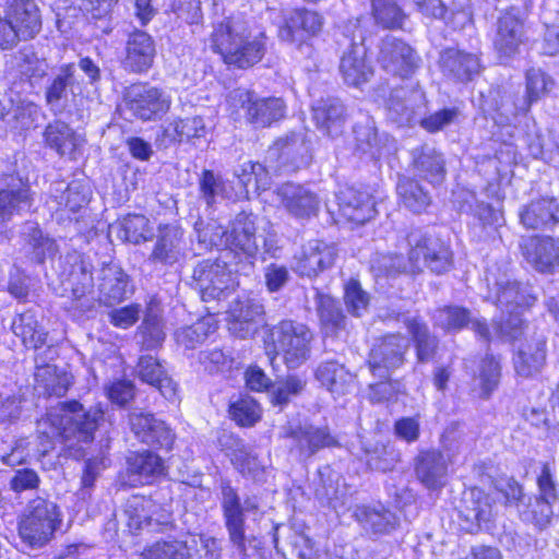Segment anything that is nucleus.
Returning a JSON list of instances; mask_svg holds the SVG:
<instances>
[{
  "instance_id": "ddd939ff",
  "label": "nucleus",
  "mask_w": 559,
  "mask_h": 559,
  "mask_svg": "<svg viewBox=\"0 0 559 559\" xmlns=\"http://www.w3.org/2000/svg\"><path fill=\"white\" fill-rule=\"evenodd\" d=\"M283 437L290 440L289 451L300 461H307L320 450L337 444L336 438L331 435L328 427L312 424L288 425L284 427Z\"/></svg>"
},
{
  "instance_id": "f8f14e48",
  "label": "nucleus",
  "mask_w": 559,
  "mask_h": 559,
  "mask_svg": "<svg viewBox=\"0 0 559 559\" xmlns=\"http://www.w3.org/2000/svg\"><path fill=\"white\" fill-rule=\"evenodd\" d=\"M123 100L131 115L143 121L154 120L170 108V97L150 83H134L126 87Z\"/></svg>"
},
{
  "instance_id": "bb28decb",
  "label": "nucleus",
  "mask_w": 559,
  "mask_h": 559,
  "mask_svg": "<svg viewBox=\"0 0 559 559\" xmlns=\"http://www.w3.org/2000/svg\"><path fill=\"white\" fill-rule=\"evenodd\" d=\"M317 129L330 138L340 136L345 128L347 112L343 102L336 97L318 99L311 108Z\"/></svg>"
},
{
  "instance_id": "dca6fc26",
  "label": "nucleus",
  "mask_w": 559,
  "mask_h": 559,
  "mask_svg": "<svg viewBox=\"0 0 559 559\" xmlns=\"http://www.w3.org/2000/svg\"><path fill=\"white\" fill-rule=\"evenodd\" d=\"M425 98V93L418 84L392 90L386 100L388 119L400 127L417 123Z\"/></svg>"
},
{
  "instance_id": "774afa93",
  "label": "nucleus",
  "mask_w": 559,
  "mask_h": 559,
  "mask_svg": "<svg viewBox=\"0 0 559 559\" xmlns=\"http://www.w3.org/2000/svg\"><path fill=\"white\" fill-rule=\"evenodd\" d=\"M214 330L215 326L212 324L211 319H202L191 325L178 329L175 336L179 345L187 349H193L199 344H202Z\"/></svg>"
},
{
  "instance_id": "f704fd0d",
  "label": "nucleus",
  "mask_w": 559,
  "mask_h": 559,
  "mask_svg": "<svg viewBox=\"0 0 559 559\" xmlns=\"http://www.w3.org/2000/svg\"><path fill=\"white\" fill-rule=\"evenodd\" d=\"M99 300L105 305L121 302L131 293L129 275L116 263H104L98 275Z\"/></svg>"
},
{
  "instance_id": "7ed1b4c3",
  "label": "nucleus",
  "mask_w": 559,
  "mask_h": 559,
  "mask_svg": "<svg viewBox=\"0 0 559 559\" xmlns=\"http://www.w3.org/2000/svg\"><path fill=\"white\" fill-rule=\"evenodd\" d=\"M59 506L43 497L29 500L17 518V534L21 542L32 549L45 547L61 526Z\"/></svg>"
},
{
  "instance_id": "8fccbe9b",
  "label": "nucleus",
  "mask_w": 559,
  "mask_h": 559,
  "mask_svg": "<svg viewBox=\"0 0 559 559\" xmlns=\"http://www.w3.org/2000/svg\"><path fill=\"white\" fill-rule=\"evenodd\" d=\"M497 305L503 312L522 311L534 304L527 287L516 281L497 282Z\"/></svg>"
},
{
  "instance_id": "393cba45",
  "label": "nucleus",
  "mask_w": 559,
  "mask_h": 559,
  "mask_svg": "<svg viewBox=\"0 0 559 559\" xmlns=\"http://www.w3.org/2000/svg\"><path fill=\"white\" fill-rule=\"evenodd\" d=\"M76 86H79L76 64L70 62L60 66L45 88V102L49 110L55 115L63 112Z\"/></svg>"
},
{
  "instance_id": "2f4dec72",
  "label": "nucleus",
  "mask_w": 559,
  "mask_h": 559,
  "mask_svg": "<svg viewBox=\"0 0 559 559\" xmlns=\"http://www.w3.org/2000/svg\"><path fill=\"white\" fill-rule=\"evenodd\" d=\"M337 203L341 216L357 225L369 222L377 213L372 195L352 187L340 191Z\"/></svg>"
},
{
  "instance_id": "680f3d73",
  "label": "nucleus",
  "mask_w": 559,
  "mask_h": 559,
  "mask_svg": "<svg viewBox=\"0 0 559 559\" xmlns=\"http://www.w3.org/2000/svg\"><path fill=\"white\" fill-rule=\"evenodd\" d=\"M194 230L197 233L198 243L204 250L213 248H227V229H225L217 221L211 219L209 222L199 218L194 223Z\"/></svg>"
},
{
  "instance_id": "473e14b6",
  "label": "nucleus",
  "mask_w": 559,
  "mask_h": 559,
  "mask_svg": "<svg viewBox=\"0 0 559 559\" xmlns=\"http://www.w3.org/2000/svg\"><path fill=\"white\" fill-rule=\"evenodd\" d=\"M5 13L23 40L35 38L41 31V14L35 0H7Z\"/></svg>"
},
{
  "instance_id": "cd10ccee",
  "label": "nucleus",
  "mask_w": 559,
  "mask_h": 559,
  "mask_svg": "<svg viewBox=\"0 0 559 559\" xmlns=\"http://www.w3.org/2000/svg\"><path fill=\"white\" fill-rule=\"evenodd\" d=\"M438 63L444 76L462 83L472 81L480 72L478 56L456 48L441 50Z\"/></svg>"
},
{
  "instance_id": "9d476101",
  "label": "nucleus",
  "mask_w": 559,
  "mask_h": 559,
  "mask_svg": "<svg viewBox=\"0 0 559 559\" xmlns=\"http://www.w3.org/2000/svg\"><path fill=\"white\" fill-rule=\"evenodd\" d=\"M227 100L235 109H242L246 121L254 128H267L285 117L283 98L260 97L254 91L238 87L229 92Z\"/></svg>"
},
{
  "instance_id": "0e129e2a",
  "label": "nucleus",
  "mask_w": 559,
  "mask_h": 559,
  "mask_svg": "<svg viewBox=\"0 0 559 559\" xmlns=\"http://www.w3.org/2000/svg\"><path fill=\"white\" fill-rule=\"evenodd\" d=\"M307 380L298 374H289L278 380L271 391V403L281 409L286 406L293 397L300 395L306 389Z\"/></svg>"
},
{
  "instance_id": "e2e57ef3",
  "label": "nucleus",
  "mask_w": 559,
  "mask_h": 559,
  "mask_svg": "<svg viewBox=\"0 0 559 559\" xmlns=\"http://www.w3.org/2000/svg\"><path fill=\"white\" fill-rule=\"evenodd\" d=\"M119 237L124 241L140 245L153 237L150 219L142 214H129L120 224Z\"/></svg>"
},
{
  "instance_id": "f3484780",
  "label": "nucleus",
  "mask_w": 559,
  "mask_h": 559,
  "mask_svg": "<svg viewBox=\"0 0 559 559\" xmlns=\"http://www.w3.org/2000/svg\"><path fill=\"white\" fill-rule=\"evenodd\" d=\"M450 464L437 449L419 450L414 459L415 477L429 491H440L448 484Z\"/></svg>"
},
{
  "instance_id": "39448f33",
  "label": "nucleus",
  "mask_w": 559,
  "mask_h": 559,
  "mask_svg": "<svg viewBox=\"0 0 559 559\" xmlns=\"http://www.w3.org/2000/svg\"><path fill=\"white\" fill-rule=\"evenodd\" d=\"M250 265H227L221 259H205L197 263L192 271V286L201 294L203 301L219 300L236 284L234 273L246 275L253 271Z\"/></svg>"
},
{
  "instance_id": "79ce46f5",
  "label": "nucleus",
  "mask_w": 559,
  "mask_h": 559,
  "mask_svg": "<svg viewBox=\"0 0 559 559\" xmlns=\"http://www.w3.org/2000/svg\"><path fill=\"white\" fill-rule=\"evenodd\" d=\"M24 460L23 453L19 451V445L14 447L10 453L1 456L3 464L19 466L13 469V474L9 479V488L16 495L36 491L41 484L40 476L36 469L23 466Z\"/></svg>"
},
{
  "instance_id": "412c9836",
  "label": "nucleus",
  "mask_w": 559,
  "mask_h": 559,
  "mask_svg": "<svg viewBox=\"0 0 559 559\" xmlns=\"http://www.w3.org/2000/svg\"><path fill=\"white\" fill-rule=\"evenodd\" d=\"M491 514V500L481 489L472 488L463 492L457 507L459 524L463 531L477 532L481 522H488Z\"/></svg>"
},
{
  "instance_id": "e433bc0d",
  "label": "nucleus",
  "mask_w": 559,
  "mask_h": 559,
  "mask_svg": "<svg viewBox=\"0 0 559 559\" xmlns=\"http://www.w3.org/2000/svg\"><path fill=\"white\" fill-rule=\"evenodd\" d=\"M15 78L12 83L11 94L16 92L32 93L41 80L47 75V63L35 53L20 52L15 57Z\"/></svg>"
},
{
  "instance_id": "49530a36",
  "label": "nucleus",
  "mask_w": 559,
  "mask_h": 559,
  "mask_svg": "<svg viewBox=\"0 0 559 559\" xmlns=\"http://www.w3.org/2000/svg\"><path fill=\"white\" fill-rule=\"evenodd\" d=\"M355 518L366 531L372 534H388L399 524L396 514L381 504L357 507Z\"/></svg>"
},
{
  "instance_id": "052dcab7",
  "label": "nucleus",
  "mask_w": 559,
  "mask_h": 559,
  "mask_svg": "<svg viewBox=\"0 0 559 559\" xmlns=\"http://www.w3.org/2000/svg\"><path fill=\"white\" fill-rule=\"evenodd\" d=\"M23 236L32 248L33 259L37 263L41 264L47 257L55 254L57 250L55 240L44 235L36 223H26L23 227Z\"/></svg>"
},
{
  "instance_id": "13d9d810",
  "label": "nucleus",
  "mask_w": 559,
  "mask_h": 559,
  "mask_svg": "<svg viewBox=\"0 0 559 559\" xmlns=\"http://www.w3.org/2000/svg\"><path fill=\"white\" fill-rule=\"evenodd\" d=\"M367 465L370 469L386 473L401 462V451L393 443H377L366 448Z\"/></svg>"
},
{
  "instance_id": "de8ad7c7",
  "label": "nucleus",
  "mask_w": 559,
  "mask_h": 559,
  "mask_svg": "<svg viewBox=\"0 0 559 559\" xmlns=\"http://www.w3.org/2000/svg\"><path fill=\"white\" fill-rule=\"evenodd\" d=\"M11 330L21 338L26 348L37 350L46 344L48 332L38 322L36 313L32 310L16 316L12 321Z\"/></svg>"
},
{
  "instance_id": "4d7b16f0",
  "label": "nucleus",
  "mask_w": 559,
  "mask_h": 559,
  "mask_svg": "<svg viewBox=\"0 0 559 559\" xmlns=\"http://www.w3.org/2000/svg\"><path fill=\"white\" fill-rule=\"evenodd\" d=\"M397 194L403 204L414 213L424 212L431 203V197L418 181L402 177L396 186Z\"/></svg>"
},
{
  "instance_id": "603ef678",
  "label": "nucleus",
  "mask_w": 559,
  "mask_h": 559,
  "mask_svg": "<svg viewBox=\"0 0 559 559\" xmlns=\"http://www.w3.org/2000/svg\"><path fill=\"white\" fill-rule=\"evenodd\" d=\"M197 540H157L144 548L141 552L142 559H193V551L197 549Z\"/></svg>"
},
{
  "instance_id": "a878e982",
  "label": "nucleus",
  "mask_w": 559,
  "mask_h": 559,
  "mask_svg": "<svg viewBox=\"0 0 559 559\" xmlns=\"http://www.w3.org/2000/svg\"><path fill=\"white\" fill-rule=\"evenodd\" d=\"M55 354L56 350L52 347H47L35 356L36 371L34 376L36 382L43 385L45 393L60 397L68 392L73 377L66 370H60L57 366L48 362Z\"/></svg>"
},
{
  "instance_id": "4c0bfd02",
  "label": "nucleus",
  "mask_w": 559,
  "mask_h": 559,
  "mask_svg": "<svg viewBox=\"0 0 559 559\" xmlns=\"http://www.w3.org/2000/svg\"><path fill=\"white\" fill-rule=\"evenodd\" d=\"M277 194L284 207L297 218H309L317 215L319 210L318 197L302 186L286 182L282 185Z\"/></svg>"
},
{
  "instance_id": "bf43d9fd",
  "label": "nucleus",
  "mask_w": 559,
  "mask_h": 559,
  "mask_svg": "<svg viewBox=\"0 0 559 559\" xmlns=\"http://www.w3.org/2000/svg\"><path fill=\"white\" fill-rule=\"evenodd\" d=\"M408 328L415 343L417 360L421 364L431 361L438 352V337L424 323L413 321Z\"/></svg>"
},
{
  "instance_id": "423d86ee",
  "label": "nucleus",
  "mask_w": 559,
  "mask_h": 559,
  "mask_svg": "<svg viewBox=\"0 0 559 559\" xmlns=\"http://www.w3.org/2000/svg\"><path fill=\"white\" fill-rule=\"evenodd\" d=\"M406 241L409 247L411 265L416 271H419L421 265H426L431 272L442 274L453 263L450 246L432 230L412 228L406 236Z\"/></svg>"
},
{
  "instance_id": "3c124183",
  "label": "nucleus",
  "mask_w": 559,
  "mask_h": 559,
  "mask_svg": "<svg viewBox=\"0 0 559 559\" xmlns=\"http://www.w3.org/2000/svg\"><path fill=\"white\" fill-rule=\"evenodd\" d=\"M153 508H156V504L150 497L132 496L128 499L124 512L129 518V526L141 530L144 526H151L155 522L158 525L174 527L170 515L163 520L153 519Z\"/></svg>"
},
{
  "instance_id": "58836bf2",
  "label": "nucleus",
  "mask_w": 559,
  "mask_h": 559,
  "mask_svg": "<svg viewBox=\"0 0 559 559\" xmlns=\"http://www.w3.org/2000/svg\"><path fill=\"white\" fill-rule=\"evenodd\" d=\"M354 150L360 155L372 159H379L389 150V138L386 134L380 135L374 121L366 118L357 122L353 128Z\"/></svg>"
},
{
  "instance_id": "f257e3e1",
  "label": "nucleus",
  "mask_w": 559,
  "mask_h": 559,
  "mask_svg": "<svg viewBox=\"0 0 559 559\" xmlns=\"http://www.w3.org/2000/svg\"><path fill=\"white\" fill-rule=\"evenodd\" d=\"M104 419V412L99 408H85L78 401L59 402L51 406L46 418L39 421L41 428L49 425L53 437L60 439L66 447L82 449L94 440L99 421Z\"/></svg>"
},
{
  "instance_id": "20e7f679",
  "label": "nucleus",
  "mask_w": 559,
  "mask_h": 559,
  "mask_svg": "<svg viewBox=\"0 0 559 559\" xmlns=\"http://www.w3.org/2000/svg\"><path fill=\"white\" fill-rule=\"evenodd\" d=\"M365 39L360 19L348 21L343 27L342 38L338 39V44L346 47L341 58L340 72L346 84L356 87L368 82L373 74L372 67L366 59Z\"/></svg>"
},
{
  "instance_id": "09e8293b",
  "label": "nucleus",
  "mask_w": 559,
  "mask_h": 559,
  "mask_svg": "<svg viewBox=\"0 0 559 559\" xmlns=\"http://www.w3.org/2000/svg\"><path fill=\"white\" fill-rule=\"evenodd\" d=\"M199 198L207 209L214 210L219 200L230 199L233 188L227 180L212 169H203L198 177Z\"/></svg>"
},
{
  "instance_id": "f03ea898",
  "label": "nucleus",
  "mask_w": 559,
  "mask_h": 559,
  "mask_svg": "<svg viewBox=\"0 0 559 559\" xmlns=\"http://www.w3.org/2000/svg\"><path fill=\"white\" fill-rule=\"evenodd\" d=\"M212 46L225 63L246 69L258 63L264 56V35L249 39L243 22L228 17L217 24L212 33Z\"/></svg>"
},
{
  "instance_id": "6e6552de",
  "label": "nucleus",
  "mask_w": 559,
  "mask_h": 559,
  "mask_svg": "<svg viewBox=\"0 0 559 559\" xmlns=\"http://www.w3.org/2000/svg\"><path fill=\"white\" fill-rule=\"evenodd\" d=\"M61 282L71 292L70 308L86 313L95 308L92 264L78 253L67 254L61 260Z\"/></svg>"
},
{
  "instance_id": "5701e85b",
  "label": "nucleus",
  "mask_w": 559,
  "mask_h": 559,
  "mask_svg": "<svg viewBox=\"0 0 559 559\" xmlns=\"http://www.w3.org/2000/svg\"><path fill=\"white\" fill-rule=\"evenodd\" d=\"M264 314L263 305L253 298H238L233 301L229 310L228 330L239 338L253 336Z\"/></svg>"
},
{
  "instance_id": "4468645a",
  "label": "nucleus",
  "mask_w": 559,
  "mask_h": 559,
  "mask_svg": "<svg viewBox=\"0 0 559 559\" xmlns=\"http://www.w3.org/2000/svg\"><path fill=\"white\" fill-rule=\"evenodd\" d=\"M311 144L306 132H289L269 148L266 160L276 159L280 169L296 171L311 162Z\"/></svg>"
},
{
  "instance_id": "c756f323",
  "label": "nucleus",
  "mask_w": 559,
  "mask_h": 559,
  "mask_svg": "<svg viewBox=\"0 0 559 559\" xmlns=\"http://www.w3.org/2000/svg\"><path fill=\"white\" fill-rule=\"evenodd\" d=\"M183 233L174 225L159 226L147 258L152 264L174 265L183 257Z\"/></svg>"
},
{
  "instance_id": "c03bdc74",
  "label": "nucleus",
  "mask_w": 559,
  "mask_h": 559,
  "mask_svg": "<svg viewBox=\"0 0 559 559\" xmlns=\"http://www.w3.org/2000/svg\"><path fill=\"white\" fill-rule=\"evenodd\" d=\"M135 370L143 382L156 388L165 399L173 400L176 396V383L155 357L142 355Z\"/></svg>"
},
{
  "instance_id": "ea45409f",
  "label": "nucleus",
  "mask_w": 559,
  "mask_h": 559,
  "mask_svg": "<svg viewBox=\"0 0 559 559\" xmlns=\"http://www.w3.org/2000/svg\"><path fill=\"white\" fill-rule=\"evenodd\" d=\"M46 145L60 156L76 158V152L82 146V138L64 121L57 119L49 122L44 131Z\"/></svg>"
},
{
  "instance_id": "6ab92c4d",
  "label": "nucleus",
  "mask_w": 559,
  "mask_h": 559,
  "mask_svg": "<svg viewBox=\"0 0 559 559\" xmlns=\"http://www.w3.org/2000/svg\"><path fill=\"white\" fill-rule=\"evenodd\" d=\"M547 336L543 331H533L530 337L519 346L513 357L514 370L522 378H533L546 364Z\"/></svg>"
},
{
  "instance_id": "1a4fd4ad",
  "label": "nucleus",
  "mask_w": 559,
  "mask_h": 559,
  "mask_svg": "<svg viewBox=\"0 0 559 559\" xmlns=\"http://www.w3.org/2000/svg\"><path fill=\"white\" fill-rule=\"evenodd\" d=\"M267 331V337L271 340L274 350L277 354H283L288 368H298L310 357L312 333L306 324L293 320H282L269 328Z\"/></svg>"
},
{
  "instance_id": "4be33fe9",
  "label": "nucleus",
  "mask_w": 559,
  "mask_h": 559,
  "mask_svg": "<svg viewBox=\"0 0 559 559\" xmlns=\"http://www.w3.org/2000/svg\"><path fill=\"white\" fill-rule=\"evenodd\" d=\"M275 548L286 559H336L328 550H313L310 539L289 526H276Z\"/></svg>"
},
{
  "instance_id": "9b49d317",
  "label": "nucleus",
  "mask_w": 559,
  "mask_h": 559,
  "mask_svg": "<svg viewBox=\"0 0 559 559\" xmlns=\"http://www.w3.org/2000/svg\"><path fill=\"white\" fill-rule=\"evenodd\" d=\"M378 62L388 74L406 80L417 72L423 60L408 43L386 35L379 45Z\"/></svg>"
},
{
  "instance_id": "b1692460",
  "label": "nucleus",
  "mask_w": 559,
  "mask_h": 559,
  "mask_svg": "<svg viewBox=\"0 0 559 559\" xmlns=\"http://www.w3.org/2000/svg\"><path fill=\"white\" fill-rule=\"evenodd\" d=\"M255 218L253 213L241 211L233 219L230 230H227V248L241 252L249 260V263H253L260 251Z\"/></svg>"
},
{
  "instance_id": "338daca9",
  "label": "nucleus",
  "mask_w": 559,
  "mask_h": 559,
  "mask_svg": "<svg viewBox=\"0 0 559 559\" xmlns=\"http://www.w3.org/2000/svg\"><path fill=\"white\" fill-rule=\"evenodd\" d=\"M371 270L376 276L395 277L402 273L416 272L402 254H377L371 262Z\"/></svg>"
},
{
  "instance_id": "2eb2a0df",
  "label": "nucleus",
  "mask_w": 559,
  "mask_h": 559,
  "mask_svg": "<svg viewBox=\"0 0 559 559\" xmlns=\"http://www.w3.org/2000/svg\"><path fill=\"white\" fill-rule=\"evenodd\" d=\"M409 346V338L401 333L388 334L378 338L372 345L368 358L372 373L379 372L380 378H386L389 371L403 366Z\"/></svg>"
},
{
  "instance_id": "aec40b11",
  "label": "nucleus",
  "mask_w": 559,
  "mask_h": 559,
  "mask_svg": "<svg viewBox=\"0 0 559 559\" xmlns=\"http://www.w3.org/2000/svg\"><path fill=\"white\" fill-rule=\"evenodd\" d=\"M524 40L523 21L514 9L503 12L496 22L493 48L500 59H510L519 53Z\"/></svg>"
},
{
  "instance_id": "7c9ffc66",
  "label": "nucleus",
  "mask_w": 559,
  "mask_h": 559,
  "mask_svg": "<svg viewBox=\"0 0 559 559\" xmlns=\"http://www.w3.org/2000/svg\"><path fill=\"white\" fill-rule=\"evenodd\" d=\"M337 257L334 245L313 239L308 241L302 249V255L295 265V271L300 276L313 277L320 272L330 269Z\"/></svg>"
},
{
  "instance_id": "37998d69",
  "label": "nucleus",
  "mask_w": 559,
  "mask_h": 559,
  "mask_svg": "<svg viewBox=\"0 0 559 559\" xmlns=\"http://www.w3.org/2000/svg\"><path fill=\"white\" fill-rule=\"evenodd\" d=\"M413 166L417 174L433 185L441 183L445 178L443 155L430 145H421L412 151Z\"/></svg>"
},
{
  "instance_id": "864d4df0",
  "label": "nucleus",
  "mask_w": 559,
  "mask_h": 559,
  "mask_svg": "<svg viewBox=\"0 0 559 559\" xmlns=\"http://www.w3.org/2000/svg\"><path fill=\"white\" fill-rule=\"evenodd\" d=\"M320 323L326 334L337 335L347 326V318L337 300L330 296L320 295L317 307Z\"/></svg>"
},
{
  "instance_id": "72a5a7b5",
  "label": "nucleus",
  "mask_w": 559,
  "mask_h": 559,
  "mask_svg": "<svg viewBox=\"0 0 559 559\" xmlns=\"http://www.w3.org/2000/svg\"><path fill=\"white\" fill-rule=\"evenodd\" d=\"M314 377L335 396L349 394L355 388L356 374L335 359L321 361L314 371Z\"/></svg>"
},
{
  "instance_id": "a19ab883",
  "label": "nucleus",
  "mask_w": 559,
  "mask_h": 559,
  "mask_svg": "<svg viewBox=\"0 0 559 559\" xmlns=\"http://www.w3.org/2000/svg\"><path fill=\"white\" fill-rule=\"evenodd\" d=\"M520 219L527 229L554 227L559 223V198L532 201L520 212Z\"/></svg>"
},
{
  "instance_id": "0eeeda50",
  "label": "nucleus",
  "mask_w": 559,
  "mask_h": 559,
  "mask_svg": "<svg viewBox=\"0 0 559 559\" xmlns=\"http://www.w3.org/2000/svg\"><path fill=\"white\" fill-rule=\"evenodd\" d=\"M221 508L229 540L245 556V516L263 514L258 496L240 498L229 481L221 483Z\"/></svg>"
},
{
  "instance_id": "c9c22d12",
  "label": "nucleus",
  "mask_w": 559,
  "mask_h": 559,
  "mask_svg": "<svg viewBox=\"0 0 559 559\" xmlns=\"http://www.w3.org/2000/svg\"><path fill=\"white\" fill-rule=\"evenodd\" d=\"M323 23V16L317 11L306 8L296 9L290 13L285 25L280 28L278 35L286 41H304L305 35L314 36L319 34Z\"/></svg>"
},
{
  "instance_id": "69168bd1",
  "label": "nucleus",
  "mask_w": 559,
  "mask_h": 559,
  "mask_svg": "<svg viewBox=\"0 0 559 559\" xmlns=\"http://www.w3.org/2000/svg\"><path fill=\"white\" fill-rule=\"evenodd\" d=\"M435 323L445 331H460L469 325L472 313L460 306H444L435 311Z\"/></svg>"
},
{
  "instance_id": "5fc2aeb1",
  "label": "nucleus",
  "mask_w": 559,
  "mask_h": 559,
  "mask_svg": "<svg viewBox=\"0 0 559 559\" xmlns=\"http://www.w3.org/2000/svg\"><path fill=\"white\" fill-rule=\"evenodd\" d=\"M166 337L163 319L152 310L147 311L138 328L136 338L142 350H154Z\"/></svg>"
},
{
  "instance_id": "a211bd4d",
  "label": "nucleus",
  "mask_w": 559,
  "mask_h": 559,
  "mask_svg": "<svg viewBox=\"0 0 559 559\" xmlns=\"http://www.w3.org/2000/svg\"><path fill=\"white\" fill-rule=\"evenodd\" d=\"M521 250L537 272L554 274L559 271V239L551 236H532L523 239Z\"/></svg>"
},
{
  "instance_id": "6e6d98bb",
  "label": "nucleus",
  "mask_w": 559,
  "mask_h": 559,
  "mask_svg": "<svg viewBox=\"0 0 559 559\" xmlns=\"http://www.w3.org/2000/svg\"><path fill=\"white\" fill-rule=\"evenodd\" d=\"M374 23L384 29H402L407 14L395 0H371Z\"/></svg>"
},
{
  "instance_id": "c85d7f7f",
  "label": "nucleus",
  "mask_w": 559,
  "mask_h": 559,
  "mask_svg": "<svg viewBox=\"0 0 559 559\" xmlns=\"http://www.w3.org/2000/svg\"><path fill=\"white\" fill-rule=\"evenodd\" d=\"M156 56L153 38L143 31L132 32L126 43V57L122 61L124 70L141 74L147 72Z\"/></svg>"
},
{
  "instance_id": "a18cd8bd",
  "label": "nucleus",
  "mask_w": 559,
  "mask_h": 559,
  "mask_svg": "<svg viewBox=\"0 0 559 559\" xmlns=\"http://www.w3.org/2000/svg\"><path fill=\"white\" fill-rule=\"evenodd\" d=\"M164 471L162 457L152 451L133 452L127 457V473L133 481L150 484L163 475Z\"/></svg>"
}]
</instances>
